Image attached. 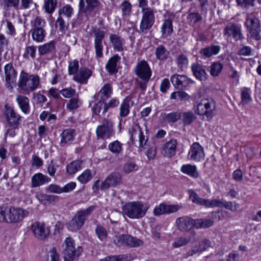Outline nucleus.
<instances>
[{"instance_id": "1", "label": "nucleus", "mask_w": 261, "mask_h": 261, "mask_svg": "<svg viewBox=\"0 0 261 261\" xmlns=\"http://www.w3.org/2000/svg\"><path fill=\"white\" fill-rule=\"evenodd\" d=\"M149 207L148 204L141 201L130 202L122 206V212L130 219H139L145 215Z\"/></svg>"}, {"instance_id": "2", "label": "nucleus", "mask_w": 261, "mask_h": 261, "mask_svg": "<svg viewBox=\"0 0 261 261\" xmlns=\"http://www.w3.org/2000/svg\"><path fill=\"white\" fill-rule=\"evenodd\" d=\"M134 72L138 77L137 82L139 87L145 91L152 74L151 68L147 62L145 60L139 61L134 69Z\"/></svg>"}, {"instance_id": "3", "label": "nucleus", "mask_w": 261, "mask_h": 261, "mask_svg": "<svg viewBox=\"0 0 261 261\" xmlns=\"http://www.w3.org/2000/svg\"><path fill=\"white\" fill-rule=\"evenodd\" d=\"M40 84V78L37 74H30L21 71L18 83V87L26 94L35 90Z\"/></svg>"}, {"instance_id": "4", "label": "nucleus", "mask_w": 261, "mask_h": 261, "mask_svg": "<svg viewBox=\"0 0 261 261\" xmlns=\"http://www.w3.org/2000/svg\"><path fill=\"white\" fill-rule=\"evenodd\" d=\"M245 25L252 39L256 40H260V33L261 32L260 21L254 13L246 14Z\"/></svg>"}, {"instance_id": "5", "label": "nucleus", "mask_w": 261, "mask_h": 261, "mask_svg": "<svg viewBox=\"0 0 261 261\" xmlns=\"http://www.w3.org/2000/svg\"><path fill=\"white\" fill-rule=\"evenodd\" d=\"M64 243L65 247L62 251L64 261H73L77 258L83 252V248L81 246L75 247L74 241L70 237L67 238Z\"/></svg>"}, {"instance_id": "6", "label": "nucleus", "mask_w": 261, "mask_h": 261, "mask_svg": "<svg viewBox=\"0 0 261 261\" xmlns=\"http://www.w3.org/2000/svg\"><path fill=\"white\" fill-rule=\"evenodd\" d=\"M29 214V212L22 208L8 206L6 223L16 224L22 222Z\"/></svg>"}, {"instance_id": "7", "label": "nucleus", "mask_w": 261, "mask_h": 261, "mask_svg": "<svg viewBox=\"0 0 261 261\" xmlns=\"http://www.w3.org/2000/svg\"><path fill=\"white\" fill-rule=\"evenodd\" d=\"M216 102L213 99H202L197 104L195 112L200 115H205L208 120L215 115Z\"/></svg>"}, {"instance_id": "8", "label": "nucleus", "mask_w": 261, "mask_h": 261, "mask_svg": "<svg viewBox=\"0 0 261 261\" xmlns=\"http://www.w3.org/2000/svg\"><path fill=\"white\" fill-rule=\"evenodd\" d=\"M129 132L130 134V140L132 143L135 144L136 142L138 141V148L140 151H142L147 145L148 137L144 134L139 123L133 124Z\"/></svg>"}, {"instance_id": "9", "label": "nucleus", "mask_w": 261, "mask_h": 261, "mask_svg": "<svg viewBox=\"0 0 261 261\" xmlns=\"http://www.w3.org/2000/svg\"><path fill=\"white\" fill-rule=\"evenodd\" d=\"M223 35L227 39L232 37L236 41L244 39L241 24L233 22H229L226 25L224 29Z\"/></svg>"}, {"instance_id": "10", "label": "nucleus", "mask_w": 261, "mask_h": 261, "mask_svg": "<svg viewBox=\"0 0 261 261\" xmlns=\"http://www.w3.org/2000/svg\"><path fill=\"white\" fill-rule=\"evenodd\" d=\"M142 18L140 23V30L141 33H146L154 22V12L151 8H143Z\"/></svg>"}, {"instance_id": "11", "label": "nucleus", "mask_w": 261, "mask_h": 261, "mask_svg": "<svg viewBox=\"0 0 261 261\" xmlns=\"http://www.w3.org/2000/svg\"><path fill=\"white\" fill-rule=\"evenodd\" d=\"M91 35L94 37V46L96 57L101 58L103 57L102 41L105 37V32L99 28H93Z\"/></svg>"}, {"instance_id": "12", "label": "nucleus", "mask_w": 261, "mask_h": 261, "mask_svg": "<svg viewBox=\"0 0 261 261\" xmlns=\"http://www.w3.org/2000/svg\"><path fill=\"white\" fill-rule=\"evenodd\" d=\"M34 236L39 240H45L50 234V229L43 222L35 221L30 226Z\"/></svg>"}, {"instance_id": "13", "label": "nucleus", "mask_w": 261, "mask_h": 261, "mask_svg": "<svg viewBox=\"0 0 261 261\" xmlns=\"http://www.w3.org/2000/svg\"><path fill=\"white\" fill-rule=\"evenodd\" d=\"M96 133L99 138L108 139L110 138L113 134V123L108 119H104L102 124L97 126Z\"/></svg>"}, {"instance_id": "14", "label": "nucleus", "mask_w": 261, "mask_h": 261, "mask_svg": "<svg viewBox=\"0 0 261 261\" xmlns=\"http://www.w3.org/2000/svg\"><path fill=\"white\" fill-rule=\"evenodd\" d=\"M205 153L203 147L197 142L191 145L188 153V158L195 162H200L204 159Z\"/></svg>"}, {"instance_id": "15", "label": "nucleus", "mask_w": 261, "mask_h": 261, "mask_svg": "<svg viewBox=\"0 0 261 261\" xmlns=\"http://www.w3.org/2000/svg\"><path fill=\"white\" fill-rule=\"evenodd\" d=\"M6 87L10 89L13 88L12 85L16 81L17 72L12 63H8L4 67Z\"/></svg>"}, {"instance_id": "16", "label": "nucleus", "mask_w": 261, "mask_h": 261, "mask_svg": "<svg viewBox=\"0 0 261 261\" xmlns=\"http://www.w3.org/2000/svg\"><path fill=\"white\" fill-rule=\"evenodd\" d=\"M181 208V206L177 204H166L161 203L155 207L153 214L155 216H160L164 214H168L175 213Z\"/></svg>"}, {"instance_id": "17", "label": "nucleus", "mask_w": 261, "mask_h": 261, "mask_svg": "<svg viewBox=\"0 0 261 261\" xmlns=\"http://www.w3.org/2000/svg\"><path fill=\"white\" fill-rule=\"evenodd\" d=\"M170 81L176 88H182L188 87L194 82L186 75L175 74L170 77Z\"/></svg>"}, {"instance_id": "18", "label": "nucleus", "mask_w": 261, "mask_h": 261, "mask_svg": "<svg viewBox=\"0 0 261 261\" xmlns=\"http://www.w3.org/2000/svg\"><path fill=\"white\" fill-rule=\"evenodd\" d=\"M99 4L98 0H80L79 13H90Z\"/></svg>"}, {"instance_id": "19", "label": "nucleus", "mask_w": 261, "mask_h": 261, "mask_svg": "<svg viewBox=\"0 0 261 261\" xmlns=\"http://www.w3.org/2000/svg\"><path fill=\"white\" fill-rule=\"evenodd\" d=\"M121 179V176L119 173L113 172L101 183L100 189L105 190L111 187H115L120 182Z\"/></svg>"}, {"instance_id": "20", "label": "nucleus", "mask_w": 261, "mask_h": 261, "mask_svg": "<svg viewBox=\"0 0 261 261\" xmlns=\"http://www.w3.org/2000/svg\"><path fill=\"white\" fill-rule=\"evenodd\" d=\"M189 194L190 199L193 203L206 207H214V199H203L200 197L193 190H189Z\"/></svg>"}, {"instance_id": "21", "label": "nucleus", "mask_w": 261, "mask_h": 261, "mask_svg": "<svg viewBox=\"0 0 261 261\" xmlns=\"http://www.w3.org/2000/svg\"><path fill=\"white\" fill-rule=\"evenodd\" d=\"M177 141L176 139H170L163 146L162 153L166 157L171 158L176 154Z\"/></svg>"}, {"instance_id": "22", "label": "nucleus", "mask_w": 261, "mask_h": 261, "mask_svg": "<svg viewBox=\"0 0 261 261\" xmlns=\"http://www.w3.org/2000/svg\"><path fill=\"white\" fill-rule=\"evenodd\" d=\"M192 218L188 216H182L176 219L177 228L181 231L188 232L192 229Z\"/></svg>"}, {"instance_id": "23", "label": "nucleus", "mask_w": 261, "mask_h": 261, "mask_svg": "<svg viewBox=\"0 0 261 261\" xmlns=\"http://www.w3.org/2000/svg\"><path fill=\"white\" fill-rule=\"evenodd\" d=\"M191 70L194 76L200 81H205L208 77L205 67L197 63L192 65Z\"/></svg>"}, {"instance_id": "24", "label": "nucleus", "mask_w": 261, "mask_h": 261, "mask_svg": "<svg viewBox=\"0 0 261 261\" xmlns=\"http://www.w3.org/2000/svg\"><path fill=\"white\" fill-rule=\"evenodd\" d=\"M92 74L91 71L86 67L81 68L73 76V80L80 83L86 84Z\"/></svg>"}, {"instance_id": "25", "label": "nucleus", "mask_w": 261, "mask_h": 261, "mask_svg": "<svg viewBox=\"0 0 261 261\" xmlns=\"http://www.w3.org/2000/svg\"><path fill=\"white\" fill-rule=\"evenodd\" d=\"M5 112L8 122L11 126L18 125L20 119V116L16 114L14 109L8 106H5Z\"/></svg>"}, {"instance_id": "26", "label": "nucleus", "mask_w": 261, "mask_h": 261, "mask_svg": "<svg viewBox=\"0 0 261 261\" xmlns=\"http://www.w3.org/2000/svg\"><path fill=\"white\" fill-rule=\"evenodd\" d=\"M110 41L111 43L114 50L118 51H122L124 50L125 40L120 36L111 34L110 35Z\"/></svg>"}, {"instance_id": "27", "label": "nucleus", "mask_w": 261, "mask_h": 261, "mask_svg": "<svg viewBox=\"0 0 261 261\" xmlns=\"http://www.w3.org/2000/svg\"><path fill=\"white\" fill-rule=\"evenodd\" d=\"M50 180V178L42 173H36L32 176L31 179L32 187L35 188L39 187L45 183L49 182Z\"/></svg>"}, {"instance_id": "28", "label": "nucleus", "mask_w": 261, "mask_h": 261, "mask_svg": "<svg viewBox=\"0 0 261 261\" xmlns=\"http://www.w3.org/2000/svg\"><path fill=\"white\" fill-rule=\"evenodd\" d=\"M220 46L219 45H211L202 48L200 51L201 56L204 58H208L213 55H217L220 50Z\"/></svg>"}, {"instance_id": "29", "label": "nucleus", "mask_w": 261, "mask_h": 261, "mask_svg": "<svg viewBox=\"0 0 261 261\" xmlns=\"http://www.w3.org/2000/svg\"><path fill=\"white\" fill-rule=\"evenodd\" d=\"M211 241L208 239H204L201 241L198 245L194 246L191 250L187 253L190 256H192L198 252H201L211 246Z\"/></svg>"}, {"instance_id": "30", "label": "nucleus", "mask_w": 261, "mask_h": 261, "mask_svg": "<svg viewBox=\"0 0 261 261\" xmlns=\"http://www.w3.org/2000/svg\"><path fill=\"white\" fill-rule=\"evenodd\" d=\"M120 60V57L117 54L110 58L106 65V68L108 72L111 74L117 72V65Z\"/></svg>"}, {"instance_id": "31", "label": "nucleus", "mask_w": 261, "mask_h": 261, "mask_svg": "<svg viewBox=\"0 0 261 261\" xmlns=\"http://www.w3.org/2000/svg\"><path fill=\"white\" fill-rule=\"evenodd\" d=\"M95 205H91L85 210H81L78 211L74 216L79 219L83 224H84L85 221L87 220V217L89 216L95 210Z\"/></svg>"}, {"instance_id": "32", "label": "nucleus", "mask_w": 261, "mask_h": 261, "mask_svg": "<svg viewBox=\"0 0 261 261\" xmlns=\"http://www.w3.org/2000/svg\"><path fill=\"white\" fill-rule=\"evenodd\" d=\"M16 100L21 110L24 114L30 112V105L29 98L22 95H19L16 97Z\"/></svg>"}, {"instance_id": "33", "label": "nucleus", "mask_w": 261, "mask_h": 261, "mask_svg": "<svg viewBox=\"0 0 261 261\" xmlns=\"http://www.w3.org/2000/svg\"><path fill=\"white\" fill-rule=\"evenodd\" d=\"M56 41L53 40L38 47V53L40 56L51 53L56 48Z\"/></svg>"}, {"instance_id": "34", "label": "nucleus", "mask_w": 261, "mask_h": 261, "mask_svg": "<svg viewBox=\"0 0 261 261\" xmlns=\"http://www.w3.org/2000/svg\"><path fill=\"white\" fill-rule=\"evenodd\" d=\"M180 171L193 178H197L199 176L196 166L191 164L182 165L180 168Z\"/></svg>"}, {"instance_id": "35", "label": "nucleus", "mask_w": 261, "mask_h": 261, "mask_svg": "<svg viewBox=\"0 0 261 261\" xmlns=\"http://www.w3.org/2000/svg\"><path fill=\"white\" fill-rule=\"evenodd\" d=\"M36 198L43 204H47L58 201V197L55 195H49L45 194H38L36 195Z\"/></svg>"}, {"instance_id": "36", "label": "nucleus", "mask_w": 261, "mask_h": 261, "mask_svg": "<svg viewBox=\"0 0 261 261\" xmlns=\"http://www.w3.org/2000/svg\"><path fill=\"white\" fill-rule=\"evenodd\" d=\"M82 168V161L75 160L70 162L66 166V172L70 175L74 174Z\"/></svg>"}, {"instance_id": "37", "label": "nucleus", "mask_w": 261, "mask_h": 261, "mask_svg": "<svg viewBox=\"0 0 261 261\" xmlns=\"http://www.w3.org/2000/svg\"><path fill=\"white\" fill-rule=\"evenodd\" d=\"M112 94V88L110 85L105 84L97 94L99 100L105 102L109 98Z\"/></svg>"}, {"instance_id": "38", "label": "nucleus", "mask_w": 261, "mask_h": 261, "mask_svg": "<svg viewBox=\"0 0 261 261\" xmlns=\"http://www.w3.org/2000/svg\"><path fill=\"white\" fill-rule=\"evenodd\" d=\"M75 135V130L73 129L68 128L63 131L61 134V140L60 144L64 145L70 141H71Z\"/></svg>"}, {"instance_id": "39", "label": "nucleus", "mask_w": 261, "mask_h": 261, "mask_svg": "<svg viewBox=\"0 0 261 261\" xmlns=\"http://www.w3.org/2000/svg\"><path fill=\"white\" fill-rule=\"evenodd\" d=\"M161 32L163 37L166 38L169 36L173 32L172 21L168 18L164 20L161 28Z\"/></svg>"}, {"instance_id": "40", "label": "nucleus", "mask_w": 261, "mask_h": 261, "mask_svg": "<svg viewBox=\"0 0 261 261\" xmlns=\"http://www.w3.org/2000/svg\"><path fill=\"white\" fill-rule=\"evenodd\" d=\"M31 32L32 38L36 42H41L44 40L46 36V31L44 28L31 29Z\"/></svg>"}, {"instance_id": "41", "label": "nucleus", "mask_w": 261, "mask_h": 261, "mask_svg": "<svg viewBox=\"0 0 261 261\" xmlns=\"http://www.w3.org/2000/svg\"><path fill=\"white\" fill-rule=\"evenodd\" d=\"M169 54V51L163 45H159L155 50L156 58L160 61L166 60Z\"/></svg>"}, {"instance_id": "42", "label": "nucleus", "mask_w": 261, "mask_h": 261, "mask_svg": "<svg viewBox=\"0 0 261 261\" xmlns=\"http://www.w3.org/2000/svg\"><path fill=\"white\" fill-rule=\"evenodd\" d=\"M92 111L95 114L97 115H100V113L102 114H105L108 111L106 103L99 100V101L94 104L92 107Z\"/></svg>"}, {"instance_id": "43", "label": "nucleus", "mask_w": 261, "mask_h": 261, "mask_svg": "<svg viewBox=\"0 0 261 261\" xmlns=\"http://www.w3.org/2000/svg\"><path fill=\"white\" fill-rule=\"evenodd\" d=\"M223 68V65L222 63L219 62H213L212 65L208 67V70L213 76H217L221 72Z\"/></svg>"}, {"instance_id": "44", "label": "nucleus", "mask_w": 261, "mask_h": 261, "mask_svg": "<svg viewBox=\"0 0 261 261\" xmlns=\"http://www.w3.org/2000/svg\"><path fill=\"white\" fill-rule=\"evenodd\" d=\"M83 224L80 222L75 216L67 224V228L72 231H76L83 226Z\"/></svg>"}, {"instance_id": "45", "label": "nucleus", "mask_w": 261, "mask_h": 261, "mask_svg": "<svg viewBox=\"0 0 261 261\" xmlns=\"http://www.w3.org/2000/svg\"><path fill=\"white\" fill-rule=\"evenodd\" d=\"M181 116L184 125H190L196 118V116L192 112H184Z\"/></svg>"}, {"instance_id": "46", "label": "nucleus", "mask_w": 261, "mask_h": 261, "mask_svg": "<svg viewBox=\"0 0 261 261\" xmlns=\"http://www.w3.org/2000/svg\"><path fill=\"white\" fill-rule=\"evenodd\" d=\"M108 149L113 153L118 154L122 150V144L118 140H116L109 144Z\"/></svg>"}, {"instance_id": "47", "label": "nucleus", "mask_w": 261, "mask_h": 261, "mask_svg": "<svg viewBox=\"0 0 261 261\" xmlns=\"http://www.w3.org/2000/svg\"><path fill=\"white\" fill-rule=\"evenodd\" d=\"M214 207H224L230 211H233L232 202L227 201L224 199H214Z\"/></svg>"}, {"instance_id": "48", "label": "nucleus", "mask_w": 261, "mask_h": 261, "mask_svg": "<svg viewBox=\"0 0 261 261\" xmlns=\"http://www.w3.org/2000/svg\"><path fill=\"white\" fill-rule=\"evenodd\" d=\"M126 241V246H128L131 247H137L142 246L143 244V241L130 235L127 234Z\"/></svg>"}, {"instance_id": "49", "label": "nucleus", "mask_w": 261, "mask_h": 261, "mask_svg": "<svg viewBox=\"0 0 261 261\" xmlns=\"http://www.w3.org/2000/svg\"><path fill=\"white\" fill-rule=\"evenodd\" d=\"M178 67L181 70L186 68L188 65V60L186 55L184 54L179 55L176 60Z\"/></svg>"}, {"instance_id": "50", "label": "nucleus", "mask_w": 261, "mask_h": 261, "mask_svg": "<svg viewBox=\"0 0 261 261\" xmlns=\"http://www.w3.org/2000/svg\"><path fill=\"white\" fill-rule=\"evenodd\" d=\"M31 24L32 27V29H38L40 28H44L46 22L44 19L39 16H37L35 18L31 21Z\"/></svg>"}, {"instance_id": "51", "label": "nucleus", "mask_w": 261, "mask_h": 261, "mask_svg": "<svg viewBox=\"0 0 261 261\" xmlns=\"http://www.w3.org/2000/svg\"><path fill=\"white\" fill-rule=\"evenodd\" d=\"M95 232L98 238L101 241H105L108 237L107 230L100 225H98L95 228Z\"/></svg>"}, {"instance_id": "52", "label": "nucleus", "mask_w": 261, "mask_h": 261, "mask_svg": "<svg viewBox=\"0 0 261 261\" xmlns=\"http://www.w3.org/2000/svg\"><path fill=\"white\" fill-rule=\"evenodd\" d=\"M36 47L35 46H27L23 57L25 59H34L36 57Z\"/></svg>"}, {"instance_id": "53", "label": "nucleus", "mask_w": 261, "mask_h": 261, "mask_svg": "<svg viewBox=\"0 0 261 261\" xmlns=\"http://www.w3.org/2000/svg\"><path fill=\"white\" fill-rule=\"evenodd\" d=\"M57 5V0H46L44 5L46 12L51 14L55 11Z\"/></svg>"}, {"instance_id": "54", "label": "nucleus", "mask_w": 261, "mask_h": 261, "mask_svg": "<svg viewBox=\"0 0 261 261\" xmlns=\"http://www.w3.org/2000/svg\"><path fill=\"white\" fill-rule=\"evenodd\" d=\"M187 19L191 25H194L202 20L201 15L198 12H192L188 14Z\"/></svg>"}, {"instance_id": "55", "label": "nucleus", "mask_w": 261, "mask_h": 261, "mask_svg": "<svg viewBox=\"0 0 261 261\" xmlns=\"http://www.w3.org/2000/svg\"><path fill=\"white\" fill-rule=\"evenodd\" d=\"M129 101L127 100L126 99H125L120 107V116L121 117H125L127 116L129 113Z\"/></svg>"}, {"instance_id": "56", "label": "nucleus", "mask_w": 261, "mask_h": 261, "mask_svg": "<svg viewBox=\"0 0 261 261\" xmlns=\"http://www.w3.org/2000/svg\"><path fill=\"white\" fill-rule=\"evenodd\" d=\"M81 105L79 99L77 97L71 98L66 105L67 108L70 111L77 109Z\"/></svg>"}, {"instance_id": "57", "label": "nucleus", "mask_w": 261, "mask_h": 261, "mask_svg": "<svg viewBox=\"0 0 261 261\" xmlns=\"http://www.w3.org/2000/svg\"><path fill=\"white\" fill-rule=\"evenodd\" d=\"M92 178L91 171L89 169L85 170L77 178L82 184H86Z\"/></svg>"}, {"instance_id": "58", "label": "nucleus", "mask_w": 261, "mask_h": 261, "mask_svg": "<svg viewBox=\"0 0 261 261\" xmlns=\"http://www.w3.org/2000/svg\"><path fill=\"white\" fill-rule=\"evenodd\" d=\"M59 16L64 15L67 18H70L73 14V9L70 5H66L59 10Z\"/></svg>"}, {"instance_id": "59", "label": "nucleus", "mask_w": 261, "mask_h": 261, "mask_svg": "<svg viewBox=\"0 0 261 261\" xmlns=\"http://www.w3.org/2000/svg\"><path fill=\"white\" fill-rule=\"evenodd\" d=\"M241 99L243 104H247L251 100L250 89L245 88L242 90L241 93Z\"/></svg>"}, {"instance_id": "60", "label": "nucleus", "mask_w": 261, "mask_h": 261, "mask_svg": "<svg viewBox=\"0 0 261 261\" xmlns=\"http://www.w3.org/2000/svg\"><path fill=\"white\" fill-rule=\"evenodd\" d=\"M79 68V63L77 60H73L69 63L68 73L70 75L75 74Z\"/></svg>"}, {"instance_id": "61", "label": "nucleus", "mask_w": 261, "mask_h": 261, "mask_svg": "<svg viewBox=\"0 0 261 261\" xmlns=\"http://www.w3.org/2000/svg\"><path fill=\"white\" fill-rule=\"evenodd\" d=\"M19 2L20 0H3L4 7L7 9L13 7L15 9H18Z\"/></svg>"}, {"instance_id": "62", "label": "nucleus", "mask_w": 261, "mask_h": 261, "mask_svg": "<svg viewBox=\"0 0 261 261\" xmlns=\"http://www.w3.org/2000/svg\"><path fill=\"white\" fill-rule=\"evenodd\" d=\"M190 239H188L185 237H179L177 238L175 240L173 245L174 247L178 248L186 245L190 242Z\"/></svg>"}, {"instance_id": "63", "label": "nucleus", "mask_w": 261, "mask_h": 261, "mask_svg": "<svg viewBox=\"0 0 261 261\" xmlns=\"http://www.w3.org/2000/svg\"><path fill=\"white\" fill-rule=\"evenodd\" d=\"M188 97V94L184 91H178L174 92L170 95V98L172 99H178L182 100L187 99Z\"/></svg>"}, {"instance_id": "64", "label": "nucleus", "mask_w": 261, "mask_h": 261, "mask_svg": "<svg viewBox=\"0 0 261 261\" xmlns=\"http://www.w3.org/2000/svg\"><path fill=\"white\" fill-rule=\"evenodd\" d=\"M127 234H122L116 236L114 239V243L118 246L126 245L127 244Z\"/></svg>"}]
</instances>
